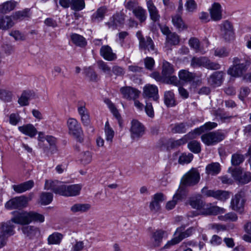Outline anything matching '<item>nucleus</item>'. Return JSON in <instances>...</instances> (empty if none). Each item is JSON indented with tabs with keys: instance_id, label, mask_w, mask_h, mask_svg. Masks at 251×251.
Listing matches in <instances>:
<instances>
[{
	"instance_id": "42",
	"label": "nucleus",
	"mask_w": 251,
	"mask_h": 251,
	"mask_svg": "<svg viewBox=\"0 0 251 251\" xmlns=\"http://www.w3.org/2000/svg\"><path fill=\"white\" fill-rule=\"evenodd\" d=\"M22 230L25 234L30 237L35 235L39 232L38 228L30 226H24L22 228Z\"/></svg>"
},
{
	"instance_id": "58",
	"label": "nucleus",
	"mask_w": 251,
	"mask_h": 251,
	"mask_svg": "<svg viewBox=\"0 0 251 251\" xmlns=\"http://www.w3.org/2000/svg\"><path fill=\"white\" fill-rule=\"evenodd\" d=\"M30 217L31 222L33 221L43 223L45 220L44 216L43 215L34 212H30Z\"/></svg>"
},
{
	"instance_id": "23",
	"label": "nucleus",
	"mask_w": 251,
	"mask_h": 251,
	"mask_svg": "<svg viewBox=\"0 0 251 251\" xmlns=\"http://www.w3.org/2000/svg\"><path fill=\"white\" fill-rule=\"evenodd\" d=\"M221 5L217 2H215L210 9V13L211 19L215 21L220 20L222 18Z\"/></svg>"
},
{
	"instance_id": "4",
	"label": "nucleus",
	"mask_w": 251,
	"mask_h": 251,
	"mask_svg": "<svg viewBox=\"0 0 251 251\" xmlns=\"http://www.w3.org/2000/svg\"><path fill=\"white\" fill-rule=\"evenodd\" d=\"M202 142L207 146H214L223 141L225 138L224 133L219 130L211 131L201 135Z\"/></svg>"
},
{
	"instance_id": "10",
	"label": "nucleus",
	"mask_w": 251,
	"mask_h": 251,
	"mask_svg": "<svg viewBox=\"0 0 251 251\" xmlns=\"http://www.w3.org/2000/svg\"><path fill=\"white\" fill-rule=\"evenodd\" d=\"M245 201L244 193L239 192L231 200L230 206L233 210L242 212L243 211Z\"/></svg>"
},
{
	"instance_id": "22",
	"label": "nucleus",
	"mask_w": 251,
	"mask_h": 251,
	"mask_svg": "<svg viewBox=\"0 0 251 251\" xmlns=\"http://www.w3.org/2000/svg\"><path fill=\"white\" fill-rule=\"evenodd\" d=\"M147 6L151 20L154 22L159 21L160 16L152 0H149L147 1Z\"/></svg>"
},
{
	"instance_id": "53",
	"label": "nucleus",
	"mask_w": 251,
	"mask_h": 251,
	"mask_svg": "<svg viewBox=\"0 0 251 251\" xmlns=\"http://www.w3.org/2000/svg\"><path fill=\"white\" fill-rule=\"evenodd\" d=\"M193 158L192 153H183L179 157L178 163L180 164H188L190 163Z\"/></svg>"
},
{
	"instance_id": "25",
	"label": "nucleus",
	"mask_w": 251,
	"mask_h": 251,
	"mask_svg": "<svg viewBox=\"0 0 251 251\" xmlns=\"http://www.w3.org/2000/svg\"><path fill=\"white\" fill-rule=\"evenodd\" d=\"M34 181L29 180L18 185H13L12 188L17 193H22L26 191L31 189L34 186Z\"/></svg>"
},
{
	"instance_id": "36",
	"label": "nucleus",
	"mask_w": 251,
	"mask_h": 251,
	"mask_svg": "<svg viewBox=\"0 0 251 251\" xmlns=\"http://www.w3.org/2000/svg\"><path fill=\"white\" fill-rule=\"evenodd\" d=\"M16 5L15 1H7L0 5V13H7L13 10Z\"/></svg>"
},
{
	"instance_id": "41",
	"label": "nucleus",
	"mask_w": 251,
	"mask_h": 251,
	"mask_svg": "<svg viewBox=\"0 0 251 251\" xmlns=\"http://www.w3.org/2000/svg\"><path fill=\"white\" fill-rule=\"evenodd\" d=\"M132 13L141 23L144 22L147 18L146 11L141 6H139Z\"/></svg>"
},
{
	"instance_id": "9",
	"label": "nucleus",
	"mask_w": 251,
	"mask_h": 251,
	"mask_svg": "<svg viewBox=\"0 0 251 251\" xmlns=\"http://www.w3.org/2000/svg\"><path fill=\"white\" fill-rule=\"evenodd\" d=\"M136 35L139 41L140 48L144 50H148L150 52H156L153 41L151 37L149 36L144 37L141 31L140 30L137 32Z\"/></svg>"
},
{
	"instance_id": "39",
	"label": "nucleus",
	"mask_w": 251,
	"mask_h": 251,
	"mask_svg": "<svg viewBox=\"0 0 251 251\" xmlns=\"http://www.w3.org/2000/svg\"><path fill=\"white\" fill-rule=\"evenodd\" d=\"M62 238L63 235L62 234L55 232L48 237V244L49 245H58L60 243Z\"/></svg>"
},
{
	"instance_id": "18",
	"label": "nucleus",
	"mask_w": 251,
	"mask_h": 251,
	"mask_svg": "<svg viewBox=\"0 0 251 251\" xmlns=\"http://www.w3.org/2000/svg\"><path fill=\"white\" fill-rule=\"evenodd\" d=\"M224 76L222 71L215 72L207 78L208 83L213 87L219 86L223 81Z\"/></svg>"
},
{
	"instance_id": "60",
	"label": "nucleus",
	"mask_w": 251,
	"mask_h": 251,
	"mask_svg": "<svg viewBox=\"0 0 251 251\" xmlns=\"http://www.w3.org/2000/svg\"><path fill=\"white\" fill-rule=\"evenodd\" d=\"M86 75L90 78V80L96 81L98 78V75L96 73L91 67L86 68L85 70Z\"/></svg>"
},
{
	"instance_id": "40",
	"label": "nucleus",
	"mask_w": 251,
	"mask_h": 251,
	"mask_svg": "<svg viewBox=\"0 0 251 251\" xmlns=\"http://www.w3.org/2000/svg\"><path fill=\"white\" fill-rule=\"evenodd\" d=\"M172 21L174 25L179 30H182L186 28V26L180 16L176 15L173 16Z\"/></svg>"
},
{
	"instance_id": "19",
	"label": "nucleus",
	"mask_w": 251,
	"mask_h": 251,
	"mask_svg": "<svg viewBox=\"0 0 251 251\" xmlns=\"http://www.w3.org/2000/svg\"><path fill=\"white\" fill-rule=\"evenodd\" d=\"M232 176L240 183L246 184L251 181V173L250 172H246L241 174L240 171L236 169L232 171Z\"/></svg>"
},
{
	"instance_id": "32",
	"label": "nucleus",
	"mask_w": 251,
	"mask_h": 251,
	"mask_svg": "<svg viewBox=\"0 0 251 251\" xmlns=\"http://www.w3.org/2000/svg\"><path fill=\"white\" fill-rule=\"evenodd\" d=\"M179 79L185 82H190L195 78V75L186 70H181L178 73Z\"/></svg>"
},
{
	"instance_id": "61",
	"label": "nucleus",
	"mask_w": 251,
	"mask_h": 251,
	"mask_svg": "<svg viewBox=\"0 0 251 251\" xmlns=\"http://www.w3.org/2000/svg\"><path fill=\"white\" fill-rule=\"evenodd\" d=\"M229 52L224 47L217 48L214 50V55L219 57H225L228 55Z\"/></svg>"
},
{
	"instance_id": "44",
	"label": "nucleus",
	"mask_w": 251,
	"mask_h": 251,
	"mask_svg": "<svg viewBox=\"0 0 251 251\" xmlns=\"http://www.w3.org/2000/svg\"><path fill=\"white\" fill-rule=\"evenodd\" d=\"M85 7L84 0H71V8L75 11L83 9Z\"/></svg>"
},
{
	"instance_id": "26",
	"label": "nucleus",
	"mask_w": 251,
	"mask_h": 251,
	"mask_svg": "<svg viewBox=\"0 0 251 251\" xmlns=\"http://www.w3.org/2000/svg\"><path fill=\"white\" fill-rule=\"evenodd\" d=\"M15 25L12 15L0 16V29L4 30H8Z\"/></svg>"
},
{
	"instance_id": "12",
	"label": "nucleus",
	"mask_w": 251,
	"mask_h": 251,
	"mask_svg": "<svg viewBox=\"0 0 251 251\" xmlns=\"http://www.w3.org/2000/svg\"><path fill=\"white\" fill-rule=\"evenodd\" d=\"M14 217L11 218V221L14 223L20 225H27L31 223L30 212H14Z\"/></svg>"
},
{
	"instance_id": "27",
	"label": "nucleus",
	"mask_w": 251,
	"mask_h": 251,
	"mask_svg": "<svg viewBox=\"0 0 251 251\" xmlns=\"http://www.w3.org/2000/svg\"><path fill=\"white\" fill-rule=\"evenodd\" d=\"M71 39L72 42L76 46L80 48H84L87 44L86 39L78 34L72 33L71 36Z\"/></svg>"
},
{
	"instance_id": "15",
	"label": "nucleus",
	"mask_w": 251,
	"mask_h": 251,
	"mask_svg": "<svg viewBox=\"0 0 251 251\" xmlns=\"http://www.w3.org/2000/svg\"><path fill=\"white\" fill-rule=\"evenodd\" d=\"M185 196V192L184 191V189L182 187H179L176 194L174 195L173 200L172 201H169L166 205V208L168 210H171L173 209L176 203L179 201H181Z\"/></svg>"
},
{
	"instance_id": "47",
	"label": "nucleus",
	"mask_w": 251,
	"mask_h": 251,
	"mask_svg": "<svg viewBox=\"0 0 251 251\" xmlns=\"http://www.w3.org/2000/svg\"><path fill=\"white\" fill-rule=\"evenodd\" d=\"M99 68L103 73L106 74L108 76H112L111 70L110 67L102 60H100L97 62Z\"/></svg>"
},
{
	"instance_id": "57",
	"label": "nucleus",
	"mask_w": 251,
	"mask_h": 251,
	"mask_svg": "<svg viewBox=\"0 0 251 251\" xmlns=\"http://www.w3.org/2000/svg\"><path fill=\"white\" fill-rule=\"evenodd\" d=\"M145 68L150 71L153 70L155 61L153 58L151 57H147L144 60Z\"/></svg>"
},
{
	"instance_id": "13",
	"label": "nucleus",
	"mask_w": 251,
	"mask_h": 251,
	"mask_svg": "<svg viewBox=\"0 0 251 251\" xmlns=\"http://www.w3.org/2000/svg\"><path fill=\"white\" fill-rule=\"evenodd\" d=\"M130 128L131 137L133 139L138 138L144 133V127L139 121L133 120Z\"/></svg>"
},
{
	"instance_id": "2",
	"label": "nucleus",
	"mask_w": 251,
	"mask_h": 251,
	"mask_svg": "<svg viewBox=\"0 0 251 251\" xmlns=\"http://www.w3.org/2000/svg\"><path fill=\"white\" fill-rule=\"evenodd\" d=\"M251 64V59L247 55L234 57L233 59V65L229 68L227 73L233 77L240 76Z\"/></svg>"
},
{
	"instance_id": "11",
	"label": "nucleus",
	"mask_w": 251,
	"mask_h": 251,
	"mask_svg": "<svg viewBox=\"0 0 251 251\" xmlns=\"http://www.w3.org/2000/svg\"><path fill=\"white\" fill-rule=\"evenodd\" d=\"M125 20V16L120 13L114 14L109 18L108 22L106 23V25L108 28L112 30L117 29L119 26H121L124 24Z\"/></svg>"
},
{
	"instance_id": "33",
	"label": "nucleus",
	"mask_w": 251,
	"mask_h": 251,
	"mask_svg": "<svg viewBox=\"0 0 251 251\" xmlns=\"http://www.w3.org/2000/svg\"><path fill=\"white\" fill-rule=\"evenodd\" d=\"M30 16V9L25 8L21 11H18L12 15L14 21H22Z\"/></svg>"
},
{
	"instance_id": "28",
	"label": "nucleus",
	"mask_w": 251,
	"mask_h": 251,
	"mask_svg": "<svg viewBox=\"0 0 251 251\" xmlns=\"http://www.w3.org/2000/svg\"><path fill=\"white\" fill-rule=\"evenodd\" d=\"M107 12V8L105 6L99 8L91 16V20L93 22L99 23L103 20L105 14Z\"/></svg>"
},
{
	"instance_id": "55",
	"label": "nucleus",
	"mask_w": 251,
	"mask_h": 251,
	"mask_svg": "<svg viewBox=\"0 0 251 251\" xmlns=\"http://www.w3.org/2000/svg\"><path fill=\"white\" fill-rule=\"evenodd\" d=\"M12 96V93L11 91L0 89V99L7 101H10Z\"/></svg>"
},
{
	"instance_id": "63",
	"label": "nucleus",
	"mask_w": 251,
	"mask_h": 251,
	"mask_svg": "<svg viewBox=\"0 0 251 251\" xmlns=\"http://www.w3.org/2000/svg\"><path fill=\"white\" fill-rule=\"evenodd\" d=\"M189 44L196 52L200 51V42L198 39L195 38H191L189 41Z\"/></svg>"
},
{
	"instance_id": "21",
	"label": "nucleus",
	"mask_w": 251,
	"mask_h": 251,
	"mask_svg": "<svg viewBox=\"0 0 251 251\" xmlns=\"http://www.w3.org/2000/svg\"><path fill=\"white\" fill-rule=\"evenodd\" d=\"M120 92L123 97L127 99L135 100L138 98L140 91L131 87H123L120 89Z\"/></svg>"
},
{
	"instance_id": "16",
	"label": "nucleus",
	"mask_w": 251,
	"mask_h": 251,
	"mask_svg": "<svg viewBox=\"0 0 251 251\" xmlns=\"http://www.w3.org/2000/svg\"><path fill=\"white\" fill-rule=\"evenodd\" d=\"M225 212V210L223 208L212 205L211 203H204L201 214L204 215H216Z\"/></svg>"
},
{
	"instance_id": "29",
	"label": "nucleus",
	"mask_w": 251,
	"mask_h": 251,
	"mask_svg": "<svg viewBox=\"0 0 251 251\" xmlns=\"http://www.w3.org/2000/svg\"><path fill=\"white\" fill-rule=\"evenodd\" d=\"M165 233L164 230L158 229L152 233L151 239L154 246L158 247L161 245Z\"/></svg>"
},
{
	"instance_id": "1",
	"label": "nucleus",
	"mask_w": 251,
	"mask_h": 251,
	"mask_svg": "<svg viewBox=\"0 0 251 251\" xmlns=\"http://www.w3.org/2000/svg\"><path fill=\"white\" fill-rule=\"evenodd\" d=\"M45 189L51 190L54 193L66 197H72L78 195L81 189L79 184L67 185L57 180H46Z\"/></svg>"
},
{
	"instance_id": "51",
	"label": "nucleus",
	"mask_w": 251,
	"mask_h": 251,
	"mask_svg": "<svg viewBox=\"0 0 251 251\" xmlns=\"http://www.w3.org/2000/svg\"><path fill=\"white\" fill-rule=\"evenodd\" d=\"M30 96V95L28 92H23L21 96L18 100L19 104L22 106L28 105V100L29 99Z\"/></svg>"
},
{
	"instance_id": "43",
	"label": "nucleus",
	"mask_w": 251,
	"mask_h": 251,
	"mask_svg": "<svg viewBox=\"0 0 251 251\" xmlns=\"http://www.w3.org/2000/svg\"><path fill=\"white\" fill-rule=\"evenodd\" d=\"M53 195L51 193L43 192L40 197V203L43 205L50 204L52 201Z\"/></svg>"
},
{
	"instance_id": "49",
	"label": "nucleus",
	"mask_w": 251,
	"mask_h": 251,
	"mask_svg": "<svg viewBox=\"0 0 251 251\" xmlns=\"http://www.w3.org/2000/svg\"><path fill=\"white\" fill-rule=\"evenodd\" d=\"M187 146L191 151L195 153H199L201 151L200 143L196 140L190 142Z\"/></svg>"
},
{
	"instance_id": "50",
	"label": "nucleus",
	"mask_w": 251,
	"mask_h": 251,
	"mask_svg": "<svg viewBox=\"0 0 251 251\" xmlns=\"http://www.w3.org/2000/svg\"><path fill=\"white\" fill-rule=\"evenodd\" d=\"M80 160L83 164H89L92 160V153L89 151L82 152L80 155Z\"/></svg>"
},
{
	"instance_id": "59",
	"label": "nucleus",
	"mask_w": 251,
	"mask_h": 251,
	"mask_svg": "<svg viewBox=\"0 0 251 251\" xmlns=\"http://www.w3.org/2000/svg\"><path fill=\"white\" fill-rule=\"evenodd\" d=\"M205 68L209 70H216L220 69L221 65L217 62L211 61L207 58Z\"/></svg>"
},
{
	"instance_id": "5",
	"label": "nucleus",
	"mask_w": 251,
	"mask_h": 251,
	"mask_svg": "<svg viewBox=\"0 0 251 251\" xmlns=\"http://www.w3.org/2000/svg\"><path fill=\"white\" fill-rule=\"evenodd\" d=\"M67 126L69 129V133L72 135L77 141L81 143L83 139L82 137L83 131L80 124L78 121L73 118H69L67 122Z\"/></svg>"
},
{
	"instance_id": "20",
	"label": "nucleus",
	"mask_w": 251,
	"mask_h": 251,
	"mask_svg": "<svg viewBox=\"0 0 251 251\" xmlns=\"http://www.w3.org/2000/svg\"><path fill=\"white\" fill-rule=\"evenodd\" d=\"M100 53L105 60L107 61H112L117 59L116 54L108 45L102 46L100 49Z\"/></svg>"
},
{
	"instance_id": "38",
	"label": "nucleus",
	"mask_w": 251,
	"mask_h": 251,
	"mask_svg": "<svg viewBox=\"0 0 251 251\" xmlns=\"http://www.w3.org/2000/svg\"><path fill=\"white\" fill-rule=\"evenodd\" d=\"M206 59L207 57H194L191 60V66L194 68L201 67L205 68Z\"/></svg>"
},
{
	"instance_id": "46",
	"label": "nucleus",
	"mask_w": 251,
	"mask_h": 251,
	"mask_svg": "<svg viewBox=\"0 0 251 251\" xmlns=\"http://www.w3.org/2000/svg\"><path fill=\"white\" fill-rule=\"evenodd\" d=\"M104 132L106 141L111 143L114 136V131L110 127L108 121L105 124Z\"/></svg>"
},
{
	"instance_id": "24",
	"label": "nucleus",
	"mask_w": 251,
	"mask_h": 251,
	"mask_svg": "<svg viewBox=\"0 0 251 251\" xmlns=\"http://www.w3.org/2000/svg\"><path fill=\"white\" fill-rule=\"evenodd\" d=\"M19 130L23 134L32 138L37 133L36 128L32 124H28L18 127Z\"/></svg>"
},
{
	"instance_id": "48",
	"label": "nucleus",
	"mask_w": 251,
	"mask_h": 251,
	"mask_svg": "<svg viewBox=\"0 0 251 251\" xmlns=\"http://www.w3.org/2000/svg\"><path fill=\"white\" fill-rule=\"evenodd\" d=\"M189 203L192 207L200 210L201 212L205 203L201 199H193L190 200Z\"/></svg>"
},
{
	"instance_id": "6",
	"label": "nucleus",
	"mask_w": 251,
	"mask_h": 251,
	"mask_svg": "<svg viewBox=\"0 0 251 251\" xmlns=\"http://www.w3.org/2000/svg\"><path fill=\"white\" fill-rule=\"evenodd\" d=\"M200 179L199 173L195 169H192L183 176L181 179V183L182 185L180 186H192L197 184Z\"/></svg>"
},
{
	"instance_id": "37",
	"label": "nucleus",
	"mask_w": 251,
	"mask_h": 251,
	"mask_svg": "<svg viewBox=\"0 0 251 251\" xmlns=\"http://www.w3.org/2000/svg\"><path fill=\"white\" fill-rule=\"evenodd\" d=\"M90 205L88 203H76L71 207V211L73 213H83L90 208Z\"/></svg>"
},
{
	"instance_id": "56",
	"label": "nucleus",
	"mask_w": 251,
	"mask_h": 251,
	"mask_svg": "<svg viewBox=\"0 0 251 251\" xmlns=\"http://www.w3.org/2000/svg\"><path fill=\"white\" fill-rule=\"evenodd\" d=\"M139 5L138 3L136 0H129L126 1L125 2V7L126 9L131 11L132 12L135 10Z\"/></svg>"
},
{
	"instance_id": "35",
	"label": "nucleus",
	"mask_w": 251,
	"mask_h": 251,
	"mask_svg": "<svg viewBox=\"0 0 251 251\" xmlns=\"http://www.w3.org/2000/svg\"><path fill=\"white\" fill-rule=\"evenodd\" d=\"M164 103L167 107H173L176 105L175 99V95L171 91H166L164 93Z\"/></svg>"
},
{
	"instance_id": "17",
	"label": "nucleus",
	"mask_w": 251,
	"mask_h": 251,
	"mask_svg": "<svg viewBox=\"0 0 251 251\" xmlns=\"http://www.w3.org/2000/svg\"><path fill=\"white\" fill-rule=\"evenodd\" d=\"M174 69L173 65L169 62L164 61L163 62L162 74L164 77L166 78H170V81L173 83H176L177 81V77L176 76H171L174 73Z\"/></svg>"
},
{
	"instance_id": "45",
	"label": "nucleus",
	"mask_w": 251,
	"mask_h": 251,
	"mask_svg": "<svg viewBox=\"0 0 251 251\" xmlns=\"http://www.w3.org/2000/svg\"><path fill=\"white\" fill-rule=\"evenodd\" d=\"M166 41L167 44L170 45H176L179 44L180 39L179 36L175 32H172L166 37Z\"/></svg>"
},
{
	"instance_id": "30",
	"label": "nucleus",
	"mask_w": 251,
	"mask_h": 251,
	"mask_svg": "<svg viewBox=\"0 0 251 251\" xmlns=\"http://www.w3.org/2000/svg\"><path fill=\"white\" fill-rule=\"evenodd\" d=\"M221 171V166L218 162L208 164L205 168V173L208 175L216 176Z\"/></svg>"
},
{
	"instance_id": "62",
	"label": "nucleus",
	"mask_w": 251,
	"mask_h": 251,
	"mask_svg": "<svg viewBox=\"0 0 251 251\" xmlns=\"http://www.w3.org/2000/svg\"><path fill=\"white\" fill-rule=\"evenodd\" d=\"M238 219L237 215L233 212H229L225 214L224 216H222L220 219L221 220L224 221H232L235 222Z\"/></svg>"
},
{
	"instance_id": "54",
	"label": "nucleus",
	"mask_w": 251,
	"mask_h": 251,
	"mask_svg": "<svg viewBox=\"0 0 251 251\" xmlns=\"http://www.w3.org/2000/svg\"><path fill=\"white\" fill-rule=\"evenodd\" d=\"M81 120L83 125L87 127L88 132L93 133L94 128L90 125V119L89 114L82 116L81 117Z\"/></svg>"
},
{
	"instance_id": "14",
	"label": "nucleus",
	"mask_w": 251,
	"mask_h": 251,
	"mask_svg": "<svg viewBox=\"0 0 251 251\" xmlns=\"http://www.w3.org/2000/svg\"><path fill=\"white\" fill-rule=\"evenodd\" d=\"M158 90L154 85L148 84L143 89V96L145 98H152L153 100L158 102Z\"/></svg>"
},
{
	"instance_id": "8",
	"label": "nucleus",
	"mask_w": 251,
	"mask_h": 251,
	"mask_svg": "<svg viewBox=\"0 0 251 251\" xmlns=\"http://www.w3.org/2000/svg\"><path fill=\"white\" fill-rule=\"evenodd\" d=\"M31 198L28 199L25 196L15 197L7 201L5 207L7 209L22 208L25 207Z\"/></svg>"
},
{
	"instance_id": "3",
	"label": "nucleus",
	"mask_w": 251,
	"mask_h": 251,
	"mask_svg": "<svg viewBox=\"0 0 251 251\" xmlns=\"http://www.w3.org/2000/svg\"><path fill=\"white\" fill-rule=\"evenodd\" d=\"M185 228L184 226L177 227L174 233L175 237L167 242L163 247V249H169L171 246L178 244L183 239L190 236L195 230L193 227H191L184 231Z\"/></svg>"
},
{
	"instance_id": "7",
	"label": "nucleus",
	"mask_w": 251,
	"mask_h": 251,
	"mask_svg": "<svg viewBox=\"0 0 251 251\" xmlns=\"http://www.w3.org/2000/svg\"><path fill=\"white\" fill-rule=\"evenodd\" d=\"M202 194L207 197H213L221 201H225L229 198L228 192L221 190L208 189L204 187L201 190Z\"/></svg>"
},
{
	"instance_id": "64",
	"label": "nucleus",
	"mask_w": 251,
	"mask_h": 251,
	"mask_svg": "<svg viewBox=\"0 0 251 251\" xmlns=\"http://www.w3.org/2000/svg\"><path fill=\"white\" fill-rule=\"evenodd\" d=\"M145 110L147 115L153 118L154 116V113L152 103L150 102L146 101V105L145 107Z\"/></svg>"
},
{
	"instance_id": "52",
	"label": "nucleus",
	"mask_w": 251,
	"mask_h": 251,
	"mask_svg": "<svg viewBox=\"0 0 251 251\" xmlns=\"http://www.w3.org/2000/svg\"><path fill=\"white\" fill-rule=\"evenodd\" d=\"M245 158L244 155L241 154L234 153L232 154L231 157V164L234 166H238L242 163Z\"/></svg>"
},
{
	"instance_id": "31",
	"label": "nucleus",
	"mask_w": 251,
	"mask_h": 251,
	"mask_svg": "<svg viewBox=\"0 0 251 251\" xmlns=\"http://www.w3.org/2000/svg\"><path fill=\"white\" fill-rule=\"evenodd\" d=\"M13 223V222L11 221V220L5 223H3L1 226L2 230L1 233L4 234L8 237L13 235L15 233V231L14 230L15 226Z\"/></svg>"
},
{
	"instance_id": "34",
	"label": "nucleus",
	"mask_w": 251,
	"mask_h": 251,
	"mask_svg": "<svg viewBox=\"0 0 251 251\" xmlns=\"http://www.w3.org/2000/svg\"><path fill=\"white\" fill-rule=\"evenodd\" d=\"M190 127L189 124L186 122L177 123L174 125L172 128V131L174 133H184Z\"/></svg>"
}]
</instances>
